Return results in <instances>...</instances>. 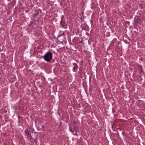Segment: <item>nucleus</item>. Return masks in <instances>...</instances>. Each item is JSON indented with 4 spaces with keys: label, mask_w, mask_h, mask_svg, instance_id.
<instances>
[{
    "label": "nucleus",
    "mask_w": 145,
    "mask_h": 145,
    "mask_svg": "<svg viewBox=\"0 0 145 145\" xmlns=\"http://www.w3.org/2000/svg\"><path fill=\"white\" fill-rule=\"evenodd\" d=\"M44 59L46 61L49 62L52 58V54L50 52H47L43 57Z\"/></svg>",
    "instance_id": "nucleus-1"
},
{
    "label": "nucleus",
    "mask_w": 145,
    "mask_h": 145,
    "mask_svg": "<svg viewBox=\"0 0 145 145\" xmlns=\"http://www.w3.org/2000/svg\"><path fill=\"white\" fill-rule=\"evenodd\" d=\"M74 66L73 68V71H76L77 70L78 67L76 64L75 63H74L73 64Z\"/></svg>",
    "instance_id": "nucleus-2"
},
{
    "label": "nucleus",
    "mask_w": 145,
    "mask_h": 145,
    "mask_svg": "<svg viewBox=\"0 0 145 145\" xmlns=\"http://www.w3.org/2000/svg\"><path fill=\"white\" fill-rule=\"evenodd\" d=\"M140 21L139 18H137V19H136L135 22V23H140Z\"/></svg>",
    "instance_id": "nucleus-3"
}]
</instances>
